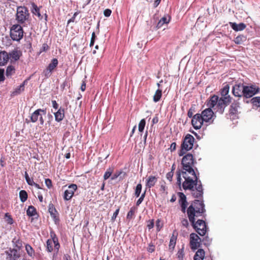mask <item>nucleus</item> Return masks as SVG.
<instances>
[{"mask_svg": "<svg viewBox=\"0 0 260 260\" xmlns=\"http://www.w3.org/2000/svg\"><path fill=\"white\" fill-rule=\"evenodd\" d=\"M26 214L28 216H37L36 209L32 206H29L26 211Z\"/></svg>", "mask_w": 260, "mask_h": 260, "instance_id": "nucleus-27", "label": "nucleus"}, {"mask_svg": "<svg viewBox=\"0 0 260 260\" xmlns=\"http://www.w3.org/2000/svg\"><path fill=\"white\" fill-rule=\"evenodd\" d=\"M136 208L134 207H133L131 208L130 210L128 212L126 218L127 219L131 220L133 218L134 216L135 213L136 212Z\"/></svg>", "mask_w": 260, "mask_h": 260, "instance_id": "nucleus-34", "label": "nucleus"}, {"mask_svg": "<svg viewBox=\"0 0 260 260\" xmlns=\"http://www.w3.org/2000/svg\"><path fill=\"white\" fill-rule=\"evenodd\" d=\"M204 206V204L202 201L199 200H195L193 203L188 208L187 210V214H188L189 208L192 207L193 209V212L194 214V217L201 216L202 213L205 212Z\"/></svg>", "mask_w": 260, "mask_h": 260, "instance_id": "nucleus-6", "label": "nucleus"}, {"mask_svg": "<svg viewBox=\"0 0 260 260\" xmlns=\"http://www.w3.org/2000/svg\"><path fill=\"white\" fill-rule=\"evenodd\" d=\"M181 224L182 225V226H183L186 228H188V226L189 225L188 220H187V219H186L185 218L182 219L181 220Z\"/></svg>", "mask_w": 260, "mask_h": 260, "instance_id": "nucleus-52", "label": "nucleus"}, {"mask_svg": "<svg viewBox=\"0 0 260 260\" xmlns=\"http://www.w3.org/2000/svg\"><path fill=\"white\" fill-rule=\"evenodd\" d=\"M5 80L4 76V70L0 69V82L3 81Z\"/></svg>", "mask_w": 260, "mask_h": 260, "instance_id": "nucleus-56", "label": "nucleus"}, {"mask_svg": "<svg viewBox=\"0 0 260 260\" xmlns=\"http://www.w3.org/2000/svg\"><path fill=\"white\" fill-rule=\"evenodd\" d=\"M220 93V98L213 95L207 101V106L208 108L203 110L201 114L204 122L209 124L213 123L216 116L212 109L221 114L224 112L228 105V84L223 86Z\"/></svg>", "mask_w": 260, "mask_h": 260, "instance_id": "nucleus-2", "label": "nucleus"}, {"mask_svg": "<svg viewBox=\"0 0 260 260\" xmlns=\"http://www.w3.org/2000/svg\"><path fill=\"white\" fill-rule=\"evenodd\" d=\"M77 189V185L75 184H72L68 186V188L64 192V194L63 196V199L66 201L70 200L72 198L75 191Z\"/></svg>", "mask_w": 260, "mask_h": 260, "instance_id": "nucleus-11", "label": "nucleus"}, {"mask_svg": "<svg viewBox=\"0 0 260 260\" xmlns=\"http://www.w3.org/2000/svg\"><path fill=\"white\" fill-rule=\"evenodd\" d=\"M203 243L206 246H209L210 245L212 242V239L210 238L208 236H206L203 240Z\"/></svg>", "mask_w": 260, "mask_h": 260, "instance_id": "nucleus-43", "label": "nucleus"}, {"mask_svg": "<svg viewBox=\"0 0 260 260\" xmlns=\"http://www.w3.org/2000/svg\"><path fill=\"white\" fill-rule=\"evenodd\" d=\"M204 121L202 118V115L200 114H195L192 118L191 124L193 128L196 129H199L203 124Z\"/></svg>", "mask_w": 260, "mask_h": 260, "instance_id": "nucleus-13", "label": "nucleus"}, {"mask_svg": "<svg viewBox=\"0 0 260 260\" xmlns=\"http://www.w3.org/2000/svg\"><path fill=\"white\" fill-rule=\"evenodd\" d=\"M161 0H155L153 3V7L156 8L160 3Z\"/></svg>", "mask_w": 260, "mask_h": 260, "instance_id": "nucleus-61", "label": "nucleus"}, {"mask_svg": "<svg viewBox=\"0 0 260 260\" xmlns=\"http://www.w3.org/2000/svg\"><path fill=\"white\" fill-rule=\"evenodd\" d=\"M161 222V221L159 219H158L157 220H156V228H157V230L158 231H159L161 229V228L162 227V224L160 223Z\"/></svg>", "mask_w": 260, "mask_h": 260, "instance_id": "nucleus-49", "label": "nucleus"}, {"mask_svg": "<svg viewBox=\"0 0 260 260\" xmlns=\"http://www.w3.org/2000/svg\"><path fill=\"white\" fill-rule=\"evenodd\" d=\"M28 79H25L20 85L24 89L25 85L27 84Z\"/></svg>", "mask_w": 260, "mask_h": 260, "instance_id": "nucleus-64", "label": "nucleus"}, {"mask_svg": "<svg viewBox=\"0 0 260 260\" xmlns=\"http://www.w3.org/2000/svg\"><path fill=\"white\" fill-rule=\"evenodd\" d=\"M52 107L55 110H57L58 108V105L56 102V101H52Z\"/></svg>", "mask_w": 260, "mask_h": 260, "instance_id": "nucleus-60", "label": "nucleus"}, {"mask_svg": "<svg viewBox=\"0 0 260 260\" xmlns=\"http://www.w3.org/2000/svg\"><path fill=\"white\" fill-rule=\"evenodd\" d=\"M154 226V222L153 220H151L148 221V224H147V228L148 229L150 230L152 229Z\"/></svg>", "mask_w": 260, "mask_h": 260, "instance_id": "nucleus-58", "label": "nucleus"}, {"mask_svg": "<svg viewBox=\"0 0 260 260\" xmlns=\"http://www.w3.org/2000/svg\"><path fill=\"white\" fill-rule=\"evenodd\" d=\"M8 55L9 59H11V61H16L19 59L20 56L22 55V53L17 49H14L10 52Z\"/></svg>", "mask_w": 260, "mask_h": 260, "instance_id": "nucleus-17", "label": "nucleus"}, {"mask_svg": "<svg viewBox=\"0 0 260 260\" xmlns=\"http://www.w3.org/2000/svg\"><path fill=\"white\" fill-rule=\"evenodd\" d=\"M45 183L48 188H50L52 186V181L50 179H45Z\"/></svg>", "mask_w": 260, "mask_h": 260, "instance_id": "nucleus-50", "label": "nucleus"}, {"mask_svg": "<svg viewBox=\"0 0 260 260\" xmlns=\"http://www.w3.org/2000/svg\"><path fill=\"white\" fill-rule=\"evenodd\" d=\"M12 243H13L14 248L15 249H18V250H20L22 247V242L19 239H16V238H14L12 240Z\"/></svg>", "mask_w": 260, "mask_h": 260, "instance_id": "nucleus-24", "label": "nucleus"}, {"mask_svg": "<svg viewBox=\"0 0 260 260\" xmlns=\"http://www.w3.org/2000/svg\"><path fill=\"white\" fill-rule=\"evenodd\" d=\"M16 19L20 24H29L31 19L28 9L25 7H18L17 9Z\"/></svg>", "mask_w": 260, "mask_h": 260, "instance_id": "nucleus-4", "label": "nucleus"}, {"mask_svg": "<svg viewBox=\"0 0 260 260\" xmlns=\"http://www.w3.org/2000/svg\"><path fill=\"white\" fill-rule=\"evenodd\" d=\"M203 258L204 259L205 257V251L202 249H199L196 253L194 257H198Z\"/></svg>", "mask_w": 260, "mask_h": 260, "instance_id": "nucleus-37", "label": "nucleus"}, {"mask_svg": "<svg viewBox=\"0 0 260 260\" xmlns=\"http://www.w3.org/2000/svg\"><path fill=\"white\" fill-rule=\"evenodd\" d=\"M46 114V110L38 109L32 113L30 116V120L32 122H36L38 120H39L40 125H43L44 121L43 118V116H45Z\"/></svg>", "mask_w": 260, "mask_h": 260, "instance_id": "nucleus-8", "label": "nucleus"}, {"mask_svg": "<svg viewBox=\"0 0 260 260\" xmlns=\"http://www.w3.org/2000/svg\"><path fill=\"white\" fill-rule=\"evenodd\" d=\"M5 220L8 224H12L13 223V220L12 218L8 213L5 214Z\"/></svg>", "mask_w": 260, "mask_h": 260, "instance_id": "nucleus-42", "label": "nucleus"}, {"mask_svg": "<svg viewBox=\"0 0 260 260\" xmlns=\"http://www.w3.org/2000/svg\"><path fill=\"white\" fill-rule=\"evenodd\" d=\"M24 89L20 86H18L13 91L11 92V96H15L18 95H19L22 92H23Z\"/></svg>", "mask_w": 260, "mask_h": 260, "instance_id": "nucleus-29", "label": "nucleus"}, {"mask_svg": "<svg viewBox=\"0 0 260 260\" xmlns=\"http://www.w3.org/2000/svg\"><path fill=\"white\" fill-rule=\"evenodd\" d=\"M22 27L19 24L13 25L10 29V37L13 41H19L23 36Z\"/></svg>", "mask_w": 260, "mask_h": 260, "instance_id": "nucleus-7", "label": "nucleus"}, {"mask_svg": "<svg viewBox=\"0 0 260 260\" xmlns=\"http://www.w3.org/2000/svg\"><path fill=\"white\" fill-rule=\"evenodd\" d=\"M200 241L201 239L196 234L191 233L190 235V245L192 250H195L200 246Z\"/></svg>", "mask_w": 260, "mask_h": 260, "instance_id": "nucleus-12", "label": "nucleus"}, {"mask_svg": "<svg viewBox=\"0 0 260 260\" xmlns=\"http://www.w3.org/2000/svg\"><path fill=\"white\" fill-rule=\"evenodd\" d=\"M26 180V182L27 183V184L29 185H31L32 186L33 184H35V182L34 181H33V179H30L29 178V177H28V178H27V179H25Z\"/></svg>", "mask_w": 260, "mask_h": 260, "instance_id": "nucleus-57", "label": "nucleus"}, {"mask_svg": "<svg viewBox=\"0 0 260 260\" xmlns=\"http://www.w3.org/2000/svg\"><path fill=\"white\" fill-rule=\"evenodd\" d=\"M179 152V156L185 155L181 161L182 170L181 171L183 177L185 181L182 183V187L184 190H189L191 194L194 198H202L203 194V188L202 182L197 176L196 170L197 169L194 167L197 163L193 155L190 153H187L192 147H181Z\"/></svg>", "mask_w": 260, "mask_h": 260, "instance_id": "nucleus-1", "label": "nucleus"}, {"mask_svg": "<svg viewBox=\"0 0 260 260\" xmlns=\"http://www.w3.org/2000/svg\"><path fill=\"white\" fill-rule=\"evenodd\" d=\"M157 181V178L154 176L148 177L146 181V186L147 188H150L154 186Z\"/></svg>", "mask_w": 260, "mask_h": 260, "instance_id": "nucleus-20", "label": "nucleus"}, {"mask_svg": "<svg viewBox=\"0 0 260 260\" xmlns=\"http://www.w3.org/2000/svg\"><path fill=\"white\" fill-rule=\"evenodd\" d=\"M246 37L243 35L238 36L235 39L236 44H240L246 40Z\"/></svg>", "mask_w": 260, "mask_h": 260, "instance_id": "nucleus-36", "label": "nucleus"}, {"mask_svg": "<svg viewBox=\"0 0 260 260\" xmlns=\"http://www.w3.org/2000/svg\"><path fill=\"white\" fill-rule=\"evenodd\" d=\"M146 124V121L145 119H142L139 122L138 125L139 131L141 133L143 132Z\"/></svg>", "mask_w": 260, "mask_h": 260, "instance_id": "nucleus-38", "label": "nucleus"}, {"mask_svg": "<svg viewBox=\"0 0 260 260\" xmlns=\"http://www.w3.org/2000/svg\"><path fill=\"white\" fill-rule=\"evenodd\" d=\"M112 13V11L109 9H107L104 11V15L105 17H109Z\"/></svg>", "mask_w": 260, "mask_h": 260, "instance_id": "nucleus-53", "label": "nucleus"}, {"mask_svg": "<svg viewBox=\"0 0 260 260\" xmlns=\"http://www.w3.org/2000/svg\"><path fill=\"white\" fill-rule=\"evenodd\" d=\"M175 232L174 231L170 240L169 249L171 251H172L174 250L176 245L177 235H175Z\"/></svg>", "mask_w": 260, "mask_h": 260, "instance_id": "nucleus-22", "label": "nucleus"}, {"mask_svg": "<svg viewBox=\"0 0 260 260\" xmlns=\"http://www.w3.org/2000/svg\"><path fill=\"white\" fill-rule=\"evenodd\" d=\"M173 172H172V171H171V172H168L167 175H166V177L170 181H172V178H173Z\"/></svg>", "mask_w": 260, "mask_h": 260, "instance_id": "nucleus-54", "label": "nucleus"}, {"mask_svg": "<svg viewBox=\"0 0 260 260\" xmlns=\"http://www.w3.org/2000/svg\"><path fill=\"white\" fill-rule=\"evenodd\" d=\"M49 47L48 45L47 44L44 43L43 44V46L40 49V52H45V51H47L49 49Z\"/></svg>", "mask_w": 260, "mask_h": 260, "instance_id": "nucleus-51", "label": "nucleus"}, {"mask_svg": "<svg viewBox=\"0 0 260 260\" xmlns=\"http://www.w3.org/2000/svg\"><path fill=\"white\" fill-rule=\"evenodd\" d=\"M192 207L189 208L188 212V217L193 228L196 232L201 236H204L206 233V225L205 222L203 220H198L195 222L194 214L193 212Z\"/></svg>", "mask_w": 260, "mask_h": 260, "instance_id": "nucleus-3", "label": "nucleus"}, {"mask_svg": "<svg viewBox=\"0 0 260 260\" xmlns=\"http://www.w3.org/2000/svg\"><path fill=\"white\" fill-rule=\"evenodd\" d=\"M122 173L121 171H117L113 175L112 174L111 179L114 180L116 179Z\"/></svg>", "mask_w": 260, "mask_h": 260, "instance_id": "nucleus-47", "label": "nucleus"}, {"mask_svg": "<svg viewBox=\"0 0 260 260\" xmlns=\"http://www.w3.org/2000/svg\"><path fill=\"white\" fill-rule=\"evenodd\" d=\"M9 59L8 53L5 51H0V66H4Z\"/></svg>", "mask_w": 260, "mask_h": 260, "instance_id": "nucleus-18", "label": "nucleus"}, {"mask_svg": "<svg viewBox=\"0 0 260 260\" xmlns=\"http://www.w3.org/2000/svg\"><path fill=\"white\" fill-rule=\"evenodd\" d=\"M177 257L178 258L179 260H183V256H184V252H183V249H180L178 250L177 252Z\"/></svg>", "mask_w": 260, "mask_h": 260, "instance_id": "nucleus-45", "label": "nucleus"}, {"mask_svg": "<svg viewBox=\"0 0 260 260\" xmlns=\"http://www.w3.org/2000/svg\"><path fill=\"white\" fill-rule=\"evenodd\" d=\"M259 87L255 84L244 86L243 96L246 98H250L259 92Z\"/></svg>", "mask_w": 260, "mask_h": 260, "instance_id": "nucleus-9", "label": "nucleus"}, {"mask_svg": "<svg viewBox=\"0 0 260 260\" xmlns=\"http://www.w3.org/2000/svg\"><path fill=\"white\" fill-rule=\"evenodd\" d=\"M80 89L82 91H85L86 89V83L85 81H83Z\"/></svg>", "mask_w": 260, "mask_h": 260, "instance_id": "nucleus-63", "label": "nucleus"}, {"mask_svg": "<svg viewBox=\"0 0 260 260\" xmlns=\"http://www.w3.org/2000/svg\"><path fill=\"white\" fill-rule=\"evenodd\" d=\"M25 250L26 251L27 253L28 254V255L29 256H30L31 257H32L34 256L35 251L30 245H29L28 244L25 245Z\"/></svg>", "mask_w": 260, "mask_h": 260, "instance_id": "nucleus-32", "label": "nucleus"}, {"mask_svg": "<svg viewBox=\"0 0 260 260\" xmlns=\"http://www.w3.org/2000/svg\"><path fill=\"white\" fill-rule=\"evenodd\" d=\"M142 186L141 183L137 184L135 192V195L136 197L138 198L140 196L142 190Z\"/></svg>", "mask_w": 260, "mask_h": 260, "instance_id": "nucleus-39", "label": "nucleus"}, {"mask_svg": "<svg viewBox=\"0 0 260 260\" xmlns=\"http://www.w3.org/2000/svg\"><path fill=\"white\" fill-rule=\"evenodd\" d=\"M119 208H118L117 209H116V211L114 212V213H113V215L112 217V218H111V220L112 221H114L115 220V219L116 218V217L119 213Z\"/></svg>", "mask_w": 260, "mask_h": 260, "instance_id": "nucleus-55", "label": "nucleus"}, {"mask_svg": "<svg viewBox=\"0 0 260 260\" xmlns=\"http://www.w3.org/2000/svg\"><path fill=\"white\" fill-rule=\"evenodd\" d=\"M15 72V68L12 66H9L6 72V75L7 77L11 76Z\"/></svg>", "mask_w": 260, "mask_h": 260, "instance_id": "nucleus-35", "label": "nucleus"}, {"mask_svg": "<svg viewBox=\"0 0 260 260\" xmlns=\"http://www.w3.org/2000/svg\"><path fill=\"white\" fill-rule=\"evenodd\" d=\"M251 103L257 107H260V96L253 98L251 100Z\"/></svg>", "mask_w": 260, "mask_h": 260, "instance_id": "nucleus-40", "label": "nucleus"}, {"mask_svg": "<svg viewBox=\"0 0 260 260\" xmlns=\"http://www.w3.org/2000/svg\"><path fill=\"white\" fill-rule=\"evenodd\" d=\"M158 122V117L157 115H156L152 119V124H156Z\"/></svg>", "mask_w": 260, "mask_h": 260, "instance_id": "nucleus-59", "label": "nucleus"}, {"mask_svg": "<svg viewBox=\"0 0 260 260\" xmlns=\"http://www.w3.org/2000/svg\"><path fill=\"white\" fill-rule=\"evenodd\" d=\"M178 194L179 197V202L181 207V211L183 213H184L186 212L187 205L186 197L183 192H178Z\"/></svg>", "mask_w": 260, "mask_h": 260, "instance_id": "nucleus-14", "label": "nucleus"}, {"mask_svg": "<svg viewBox=\"0 0 260 260\" xmlns=\"http://www.w3.org/2000/svg\"><path fill=\"white\" fill-rule=\"evenodd\" d=\"M49 212L51 216L54 219V220L58 219L57 215L58 212L56 211L55 208L52 204H50L49 205Z\"/></svg>", "mask_w": 260, "mask_h": 260, "instance_id": "nucleus-23", "label": "nucleus"}, {"mask_svg": "<svg viewBox=\"0 0 260 260\" xmlns=\"http://www.w3.org/2000/svg\"><path fill=\"white\" fill-rule=\"evenodd\" d=\"M229 116L230 117V118L231 119H233L235 121L234 122H233V124H236L238 122L237 119H238V116L236 114L234 113L233 111H231L229 113Z\"/></svg>", "mask_w": 260, "mask_h": 260, "instance_id": "nucleus-41", "label": "nucleus"}, {"mask_svg": "<svg viewBox=\"0 0 260 260\" xmlns=\"http://www.w3.org/2000/svg\"><path fill=\"white\" fill-rule=\"evenodd\" d=\"M28 196L26 191L24 190H22L20 191L19 192V198L20 199V201L24 203L25 202L27 199Z\"/></svg>", "mask_w": 260, "mask_h": 260, "instance_id": "nucleus-31", "label": "nucleus"}, {"mask_svg": "<svg viewBox=\"0 0 260 260\" xmlns=\"http://www.w3.org/2000/svg\"><path fill=\"white\" fill-rule=\"evenodd\" d=\"M162 95V90L160 89H158L156 91L153 96V101L155 103L158 102Z\"/></svg>", "mask_w": 260, "mask_h": 260, "instance_id": "nucleus-30", "label": "nucleus"}, {"mask_svg": "<svg viewBox=\"0 0 260 260\" xmlns=\"http://www.w3.org/2000/svg\"><path fill=\"white\" fill-rule=\"evenodd\" d=\"M195 112V107L192 106L189 109L187 112V116L188 117H192L193 113Z\"/></svg>", "mask_w": 260, "mask_h": 260, "instance_id": "nucleus-44", "label": "nucleus"}, {"mask_svg": "<svg viewBox=\"0 0 260 260\" xmlns=\"http://www.w3.org/2000/svg\"><path fill=\"white\" fill-rule=\"evenodd\" d=\"M113 172V169L111 168H109L104 175V180H106L109 179L112 175Z\"/></svg>", "mask_w": 260, "mask_h": 260, "instance_id": "nucleus-33", "label": "nucleus"}, {"mask_svg": "<svg viewBox=\"0 0 260 260\" xmlns=\"http://www.w3.org/2000/svg\"><path fill=\"white\" fill-rule=\"evenodd\" d=\"M194 141V137L190 134H187L184 138L180 146H188L189 145L190 146H193Z\"/></svg>", "mask_w": 260, "mask_h": 260, "instance_id": "nucleus-16", "label": "nucleus"}, {"mask_svg": "<svg viewBox=\"0 0 260 260\" xmlns=\"http://www.w3.org/2000/svg\"><path fill=\"white\" fill-rule=\"evenodd\" d=\"M181 174H182V173L180 172V171H177V183L179 186H180L181 184Z\"/></svg>", "mask_w": 260, "mask_h": 260, "instance_id": "nucleus-48", "label": "nucleus"}, {"mask_svg": "<svg viewBox=\"0 0 260 260\" xmlns=\"http://www.w3.org/2000/svg\"><path fill=\"white\" fill-rule=\"evenodd\" d=\"M51 239H48L46 242V248L48 252H51L53 250V247L56 253H57L60 248V244L58 238L54 233H51Z\"/></svg>", "mask_w": 260, "mask_h": 260, "instance_id": "nucleus-5", "label": "nucleus"}, {"mask_svg": "<svg viewBox=\"0 0 260 260\" xmlns=\"http://www.w3.org/2000/svg\"><path fill=\"white\" fill-rule=\"evenodd\" d=\"M244 87L242 84H237L233 87L232 92L235 96L240 97L243 95L244 94Z\"/></svg>", "mask_w": 260, "mask_h": 260, "instance_id": "nucleus-15", "label": "nucleus"}, {"mask_svg": "<svg viewBox=\"0 0 260 260\" xmlns=\"http://www.w3.org/2000/svg\"><path fill=\"white\" fill-rule=\"evenodd\" d=\"M6 260H18L21 256L20 252L15 248H10L5 251Z\"/></svg>", "mask_w": 260, "mask_h": 260, "instance_id": "nucleus-10", "label": "nucleus"}, {"mask_svg": "<svg viewBox=\"0 0 260 260\" xmlns=\"http://www.w3.org/2000/svg\"><path fill=\"white\" fill-rule=\"evenodd\" d=\"M55 119L57 122H60L64 116V109L61 107L54 113Z\"/></svg>", "mask_w": 260, "mask_h": 260, "instance_id": "nucleus-19", "label": "nucleus"}, {"mask_svg": "<svg viewBox=\"0 0 260 260\" xmlns=\"http://www.w3.org/2000/svg\"><path fill=\"white\" fill-rule=\"evenodd\" d=\"M229 23L232 28L236 31L243 30L246 27V25L244 23L237 24L234 22H229Z\"/></svg>", "mask_w": 260, "mask_h": 260, "instance_id": "nucleus-21", "label": "nucleus"}, {"mask_svg": "<svg viewBox=\"0 0 260 260\" xmlns=\"http://www.w3.org/2000/svg\"><path fill=\"white\" fill-rule=\"evenodd\" d=\"M52 72V71L49 70L47 68L44 71L43 74L44 75V76L45 78H49L51 75V73Z\"/></svg>", "mask_w": 260, "mask_h": 260, "instance_id": "nucleus-46", "label": "nucleus"}, {"mask_svg": "<svg viewBox=\"0 0 260 260\" xmlns=\"http://www.w3.org/2000/svg\"><path fill=\"white\" fill-rule=\"evenodd\" d=\"M170 17L169 18V19H168L167 17L166 16H164L162 18H161L160 20L158 22L156 26V29H159L161 28L164 24L168 23L170 21Z\"/></svg>", "mask_w": 260, "mask_h": 260, "instance_id": "nucleus-25", "label": "nucleus"}, {"mask_svg": "<svg viewBox=\"0 0 260 260\" xmlns=\"http://www.w3.org/2000/svg\"><path fill=\"white\" fill-rule=\"evenodd\" d=\"M31 12L33 14L37 15L39 17H42L40 12V9L38 6L34 3L31 4Z\"/></svg>", "mask_w": 260, "mask_h": 260, "instance_id": "nucleus-28", "label": "nucleus"}, {"mask_svg": "<svg viewBox=\"0 0 260 260\" xmlns=\"http://www.w3.org/2000/svg\"><path fill=\"white\" fill-rule=\"evenodd\" d=\"M58 64V61L57 59L54 58L51 60V62L48 64L47 68L53 72L54 70L57 67Z\"/></svg>", "mask_w": 260, "mask_h": 260, "instance_id": "nucleus-26", "label": "nucleus"}, {"mask_svg": "<svg viewBox=\"0 0 260 260\" xmlns=\"http://www.w3.org/2000/svg\"><path fill=\"white\" fill-rule=\"evenodd\" d=\"M155 250L154 246L153 245H149L148 251L149 252H153Z\"/></svg>", "mask_w": 260, "mask_h": 260, "instance_id": "nucleus-62", "label": "nucleus"}]
</instances>
